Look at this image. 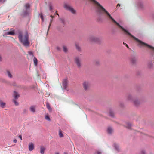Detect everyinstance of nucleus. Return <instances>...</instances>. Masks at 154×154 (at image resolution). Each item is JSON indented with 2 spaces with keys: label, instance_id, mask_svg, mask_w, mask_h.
Instances as JSON below:
<instances>
[{
  "label": "nucleus",
  "instance_id": "nucleus-1",
  "mask_svg": "<svg viewBox=\"0 0 154 154\" xmlns=\"http://www.w3.org/2000/svg\"><path fill=\"white\" fill-rule=\"evenodd\" d=\"M18 38L20 42L25 46L29 47L30 42L29 40V35L27 33L23 35L20 33L18 35Z\"/></svg>",
  "mask_w": 154,
  "mask_h": 154
},
{
  "label": "nucleus",
  "instance_id": "nucleus-2",
  "mask_svg": "<svg viewBox=\"0 0 154 154\" xmlns=\"http://www.w3.org/2000/svg\"><path fill=\"white\" fill-rule=\"evenodd\" d=\"M63 7L65 8L71 12L73 14H76V10L74 9L70 5L65 4H64Z\"/></svg>",
  "mask_w": 154,
  "mask_h": 154
},
{
  "label": "nucleus",
  "instance_id": "nucleus-3",
  "mask_svg": "<svg viewBox=\"0 0 154 154\" xmlns=\"http://www.w3.org/2000/svg\"><path fill=\"white\" fill-rule=\"evenodd\" d=\"M132 96L131 95H129L127 97V99L128 100H132L134 104L136 106H138L140 104V102L138 100L132 99Z\"/></svg>",
  "mask_w": 154,
  "mask_h": 154
},
{
  "label": "nucleus",
  "instance_id": "nucleus-4",
  "mask_svg": "<svg viewBox=\"0 0 154 154\" xmlns=\"http://www.w3.org/2000/svg\"><path fill=\"white\" fill-rule=\"evenodd\" d=\"M75 62L78 67L80 68L82 66V63L80 59L77 57L75 58Z\"/></svg>",
  "mask_w": 154,
  "mask_h": 154
},
{
  "label": "nucleus",
  "instance_id": "nucleus-5",
  "mask_svg": "<svg viewBox=\"0 0 154 154\" xmlns=\"http://www.w3.org/2000/svg\"><path fill=\"white\" fill-rule=\"evenodd\" d=\"M83 88L85 91L88 90L90 87V84L87 81H85L82 83Z\"/></svg>",
  "mask_w": 154,
  "mask_h": 154
},
{
  "label": "nucleus",
  "instance_id": "nucleus-6",
  "mask_svg": "<svg viewBox=\"0 0 154 154\" xmlns=\"http://www.w3.org/2000/svg\"><path fill=\"white\" fill-rule=\"evenodd\" d=\"M68 81L66 79H64L62 82V86L63 88L66 89Z\"/></svg>",
  "mask_w": 154,
  "mask_h": 154
},
{
  "label": "nucleus",
  "instance_id": "nucleus-7",
  "mask_svg": "<svg viewBox=\"0 0 154 154\" xmlns=\"http://www.w3.org/2000/svg\"><path fill=\"white\" fill-rule=\"evenodd\" d=\"M34 148V144L32 143H29V149L30 151L32 150Z\"/></svg>",
  "mask_w": 154,
  "mask_h": 154
},
{
  "label": "nucleus",
  "instance_id": "nucleus-8",
  "mask_svg": "<svg viewBox=\"0 0 154 154\" xmlns=\"http://www.w3.org/2000/svg\"><path fill=\"white\" fill-rule=\"evenodd\" d=\"M36 106L35 105H33L31 106L29 109L31 112L34 113L35 112Z\"/></svg>",
  "mask_w": 154,
  "mask_h": 154
},
{
  "label": "nucleus",
  "instance_id": "nucleus-9",
  "mask_svg": "<svg viewBox=\"0 0 154 154\" xmlns=\"http://www.w3.org/2000/svg\"><path fill=\"white\" fill-rule=\"evenodd\" d=\"M91 42L93 43L96 42V37L95 36H91L89 38Z\"/></svg>",
  "mask_w": 154,
  "mask_h": 154
},
{
  "label": "nucleus",
  "instance_id": "nucleus-10",
  "mask_svg": "<svg viewBox=\"0 0 154 154\" xmlns=\"http://www.w3.org/2000/svg\"><path fill=\"white\" fill-rule=\"evenodd\" d=\"M46 107L49 112H51L52 111V109L50 106V104L48 102H47L46 103Z\"/></svg>",
  "mask_w": 154,
  "mask_h": 154
},
{
  "label": "nucleus",
  "instance_id": "nucleus-11",
  "mask_svg": "<svg viewBox=\"0 0 154 154\" xmlns=\"http://www.w3.org/2000/svg\"><path fill=\"white\" fill-rule=\"evenodd\" d=\"M13 96L15 99L18 98L19 97V95L18 93L16 91H14Z\"/></svg>",
  "mask_w": 154,
  "mask_h": 154
},
{
  "label": "nucleus",
  "instance_id": "nucleus-12",
  "mask_svg": "<svg viewBox=\"0 0 154 154\" xmlns=\"http://www.w3.org/2000/svg\"><path fill=\"white\" fill-rule=\"evenodd\" d=\"M6 104L5 103L0 100V106L2 108H4L5 107Z\"/></svg>",
  "mask_w": 154,
  "mask_h": 154
},
{
  "label": "nucleus",
  "instance_id": "nucleus-13",
  "mask_svg": "<svg viewBox=\"0 0 154 154\" xmlns=\"http://www.w3.org/2000/svg\"><path fill=\"white\" fill-rule=\"evenodd\" d=\"M15 32L14 31H11L8 32L7 34L8 35H14Z\"/></svg>",
  "mask_w": 154,
  "mask_h": 154
},
{
  "label": "nucleus",
  "instance_id": "nucleus-14",
  "mask_svg": "<svg viewBox=\"0 0 154 154\" xmlns=\"http://www.w3.org/2000/svg\"><path fill=\"white\" fill-rule=\"evenodd\" d=\"M45 119L47 120L50 121V119L48 113H46L45 115Z\"/></svg>",
  "mask_w": 154,
  "mask_h": 154
},
{
  "label": "nucleus",
  "instance_id": "nucleus-15",
  "mask_svg": "<svg viewBox=\"0 0 154 154\" xmlns=\"http://www.w3.org/2000/svg\"><path fill=\"white\" fill-rule=\"evenodd\" d=\"M59 137L60 138L63 137V132L61 130H59Z\"/></svg>",
  "mask_w": 154,
  "mask_h": 154
},
{
  "label": "nucleus",
  "instance_id": "nucleus-16",
  "mask_svg": "<svg viewBox=\"0 0 154 154\" xmlns=\"http://www.w3.org/2000/svg\"><path fill=\"white\" fill-rule=\"evenodd\" d=\"M126 127L129 129H131V125L129 122H127L126 123Z\"/></svg>",
  "mask_w": 154,
  "mask_h": 154
},
{
  "label": "nucleus",
  "instance_id": "nucleus-17",
  "mask_svg": "<svg viewBox=\"0 0 154 154\" xmlns=\"http://www.w3.org/2000/svg\"><path fill=\"white\" fill-rule=\"evenodd\" d=\"M113 129L111 128L110 127L108 128L107 129V131L109 134H111L113 132Z\"/></svg>",
  "mask_w": 154,
  "mask_h": 154
},
{
  "label": "nucleus",
  "instance_id": "nucleus-18",
  "mask_svg": "<svg viewBox=\"0 0 154 154\" xmlns=\"http://www.w3.org/2000/svg\"><path fill=\"white\" fill-rule=\"evenodd\" d=\"M109 115L112 117H113L114 116V114L113 111L111 110H110L109 111Z\"/></svg>",
  "mask_w": 154,
  "mask_h": 154
},
{
  "label": "nucleus",
  "instance_id": "nucleus-19",
  "mask_svg": "<svg viewBox=\"0 0 154 154\" xmlns=\"http://www.w3.org/2000/svg\"><path fill=\"white\" fill-rule=\"evenodd\" d=\"M45 150V148L44 147H42L40 149V153L41 154H44V151Z\"/></svg>",
  "mask_w": 154,
  "mask_h": 154
},
{
  "label": "nucleus",
  "instance_id": "nucleus-20",
  "mask_svg": "<svg viewBox=\"0 0 154 154\" xmlns=\"http://www.w3.org/2000/svg\"><path fill=\"white\" fill-rule=\"evenodd\" d=\"M75 47L76 49L79 51H81V48L79 45L78 44H75Z\"/></svg>",
  "mask_w": 154,
  "mask_h": 154
},
{
  "label": "nucleus",
  "instance_id": "nucleus-21",
  "mask_svg": "<svg viewBox=\"0 0 154 154\" xmlns=\"http://www.w3.org/2000/svg\"><path fill=\"white\" fill-rule=\"evenodd\" d=\"M33 61L34 64L35 66H36L37 64V60L36 57H34L33 59Z\"/></svg>",
  "mask_w": 154,
  "mask_h": 154
},
{
  "label": "nucleus",
  "instance_id": "nucleus-22",
  "mask_svg": "<svg viewBox=\"0 0 154 154\" xmlns=\"http://www.w3.org/2000/svg\"><path fill=\"white\" fill-rule=\"evenodd\" d=\"M131 61L132 63L134 64L135 63L136 61V59L135 58H132L131 59Z\"/></svg>",
  "mask_w": 154,
  "mask_h": 154
},
{
  "label": "nucleus",
  "instance_id": "nucleus-23",
  "mask_svg": "<svg viewBox=\"0 0 154 154\" xmlns=\"http://www.w3.org/2000/svg\"><path fill=\"white\" fill-rule=\"evenodd\" d=\"M60 21L61 23L63 24V26L64 25L65 23V20L64 19H60Z\"/></svg>",
  "mask_w": 154,
  "mask_h": 154
},
{
  "label": "nucleus",
  "instance_id": "nucleus-24",
  "mask_svg": "<svg viewBox=\"0 0 154 154\" xmlns=\"http://www.w3.org/2000/svg\"><path fill=\"white\" fill-rule=\"evenodd\" d=\"M63 51L64 52H66L67 51V48L66 46H65L63 45Z\"/></svg>",
  "mask_w": 154,
  "mask_h": 154
},
{
  "label": "nucleus",
  "instance_id": "nucleus-25",
  "mask_svg": "<svg viewBox=\"0 0 154 154\" xmlns=\"http://www.w3.org/2000/svg\"><path fill=\"white\" fill-rule=\"evenodd\" d=\"M25 7L26 9H27L29 8L30 5L28 3L26 4L25 5Z\"/></svg>",
  "mask_w": 154,
  "mask_h": 154
},
{
  "label": "nucleus",
  "instance_id": "nucleus-26",
  "mask_svg": "<svg viewBox=\"0 0 154 154\" xmlns=\"http://www.w3.org/2000/svg\"><path fill=\"white\" fill-rule=\"evenodd\" d=\"M7 74L8 76L10 78L12 77V75L9 71H8Z\"/></svg>",
  "mask_w": 154,
  "mask_h": 154
},
{
  "label": "nucleus",
  "instance_id": "nucleus-27",
  "mask_svg": "<svg viewBox=\"0 0 154 154\" xmlns=\"http://www.w3.org/2000/svg\"><path fill=\"white\" fill-rule=\"evenodd\" d=\"M13 100L15 105L16 106H18V103L16 101L15 99H13Z\"/></svg>",
  "mask_w": 154,
  "mask_h": 154
},
{
  "label": "nucleus",
  "instance_id": "nucleus-28",
  "mask_svg": "<svg viewBox=\"0 0 154 154\" xmlns=\"http://www.w3.org/2000/svg\"><path fill=\"white\" fill-rule=\"evenodd\" d=\"M52 21V19H51V21L50 23H49V26L48 27V30H47V33L48 32V31L50 27V26H51V23Z\"/></svg>",
  "mask_w": 154,
  "mask_h": 154
},
{
  "label": "nucleus",
  "instance_id": "nucleus-29",
  "mask_svg": "<svg viewBox=\"0 0 154 154\" xmlns=\"http://www.w3.org/2000/svg\"><path fill=\"white\" fill-rule=\"evenodd\" d=\"M114 146L116 149L117 150H118V146L117 144H115L114 145Z\"/></svg>",
  "mask_w": 154,
  "mask_h": 154
},
{
  "label": "nucleus",
  "instance_id": "nucleus-30",
  "mask_svg": "<svg viewBox=\"0 0 154 154\" xmlns=\"http://www.w3.org/2000/svg\"><path fill=\"white\" fill-rule=\"evenodd\" d=\"M123 44L125 45L127 47V48H129V47H128V45H127L126 43H124V42H123Z\"/></svg>",
  "mask_w": 154,
  "mask_h": 154
},
{
  "label": "nucleus",
  "instance_id": "nucleus-31",
  "mask_svg": "<svg viewBox=\"0 0 154 154\" xmlns=\"http://www.w3.org/2000/svg\"><path fill=\"white\" fill-rule=\"evenodd\" d=\"M28 53L30 55H33V53L32 51H29Z\"/></svg>",
  "mask_w": 154,
  "mask_h": 154
},
{
  "label": "nucleus",
  "instance_id": "nucleus-32",
  "mask_svg": "<svg viewBox=\"0 0 154 154\" xmlns=\"http://www.w3.org/2000/svg\"><path fill=\"white\" fill-rule=\"evenodd\" d=\"M145 151L144 150L142 151L141 152V154H145Z\"/></svg>",
  "mask_w": 154,
  "mask_h": 154
},
{
  "label": "nucleus",
  "instance_id": "nucleus-33",
  "mask_svg": "<svg viewBox=\"0 0 154 154\" xmlns=\"http://www.w3.org/2000/svg\"><path fill=\"white\" fill-rule=\"evenodd\" d=\"M41 18L42 21H43V17L42 15H41Z\"/></svg>",
  "mask_w": 154,
  "mask_h": 154
},
{
  "label": "nucleus",
  "instance_id": "nucleus-34",
  "mask_svg": "<svg viewBox=\"0 0 154 154\" xmlns=\"http://www.w3.org/2000/svg\"><path fill=\"white\" fill-rule=\"evenodd\" d=\"M56 49L57 50H60V48L59 47H56Z\"/></svg>",
  "mask_w": 154,
  "mask_h": 154
},
{
  "label": "nucleus",
  "instance_id": "nucleus-35",
  "mask_svg": "<svg viewBox=\"0 0 154 154\" xmlns=\"http://www.w3.org/2000/svg\"><path fill=\"white\" fill-rule=\"evenodd\" d=\"M19 137L20 138V140H22V136L21 135L19 136Z\"/></svg>",
  "mask_w": 154,
  "mask_h": 154
},
{
  "label": "nucleus",
  "instance_id": "nucleus-36",
  "mask_svg": "<svg viewBox=\"0 0 154 154\" xmlns=\"http://www.w3.org/2000/svg\"><path fill=\"white\" fill-rule=\"evenodd\" d=\"M13 142L14 143H16L17 142V140L16 139H14L13 140Z\"/></svg>",
  "mask_w": 154,
  "mask_h": 154
},
{
  "label": "nucleus",
  "instance_id": "nucleus-37",
  "mask_svg": "<svg viewBox=\"0 0 154 154\" xmlns=\"http://www.w3.org/2000/svg\"><path fill=\"white\" fill-rule=\"evenodd\" d=\"M50 9L51 10L52 9V6L51 5H50L49 7Z\"/></svg>",
  "mask_w": 154,
  "mask_h": 154
},
{
  "label": "nucleus",
  "instance_id": "nucleus-38",
  "mask_svg": "<svg viewBox=\"0 0 154 154\" xmlns=\"http://www.w3.org/2000/svg\"><path fill=\"white\" fill-rule=\"evenodd\" d=\"M4 2V0H0V2L3 3Z\"/></svg>",
  "mask_w": 154,
  "mask_h": 154
},
{
  "label": "nucleus",
  "instance_id": "nucleus-39",
  "mask_svg": "<svg viewBox=\"0 0 154 154\" xmlns=\"http://www.w3.org/2000/svg\"><path fill=\"white\" fill-rule=\"evenodd\" d=\"M97 154H101V152H97Z\"/></svg>",
  "mask_w": 154,
  "mask_h": 154
},
{
  "label": "nucleus",
  "instance_id": "nucleus-40",
  "mask_svg": "<svg viewBox=\"0 0 154 154\" xmlns=\"http://www.w3.org/2000/svg\"><path fill=\"white\" fill-rule=\"evenodd\" d=\"M2 60V58L1 56L0 55V61H1Z\"/></svg>",
  "mask_w": 154,
  "mask_h": 154
},
{
  "label": "nucleus",
  "instance_id": "nucleus-41",
  "mask_svg": "<svg viewBox=\"0 0 154 154\" xmlns=\"http://www.w3.org/2000/svg\"><path fill=\"white\" fill-rule=\"evenodd\" d=\"M118 6L120 7V4H118L117 6V7H118Z\"/></svg>",
  "mask_w": 154,
  "mask_h": 154
},
{
  "label": "nucleus",
  "instance_id": "nucleus-42",
  "mask_svg": "<svg viewBox=\"0 0 154 154\" xmlns=\"http://www.w3.org/2000/svg\"><path fill=\"white\" fill-rule=\"evenodd\" d=\"M50 17H52V18L54 17L53 16H52V15H50Z\"/></svg>",
  "mask_w": 154,
  "mask_h": 154
},
{
  "label": "nucleus",
  "instance_id": "nucleus-43",
  "mask_svg": "<svg viewBox=\"0 0 154 154\" xmlns=\"http://www.w3.org/2000/svg\"><path fill=\"white\" fill-rule=\"evenodd\" d=\"M56 14H57L58 16H59L58 14H57V11H56Z\"/></svg>",
  "mask_w": 154,
  "mask_h": 154
},
{
  "label": "nucleus",
  "instance_id": "nucleus-44",
  "mask_svg": "<svg viewBox=\"0 0 154 154\" xmlns=\"http://www.w3.org/2000/svg\"><path fill=\"white\" fill-rule=\"evenodd\" d=\"M64 154H67L66 152H65L64 153Z\"/></svg>",
  "mask_w": 154,
  "mask_h": 154
},
{
  "label": "nucleus",
  "instance_id": "nucleus-45",
  "mask_svg": "<svg viewBox=\"0 0 154 154\" xmlns=\"http://www.w3.org/2000/svg\"><path fill=\"white\" fill-rule=\"evenodd\" d=\"M24 14L26 15V14H27V13L26 12H25Z\"/></svg>",
  "mask_w": 154,
  "mask_h": 154
},
{
  "label": "nucleus",
  "instance_id": "nucleus-46",
  "mask_svg": "<svg viewBox=\"0 0 154 154\" xmlns=\"http://www.w3.org/2000/svg\"><path fill=\"white\" fill-rule=\"evenodd\" d=\"M120 105H121V106H122V105H123V104L122 103H121V104H120Z\"/></svg>",
  "mask_w": 154,
  "mask_h": 154
},
{
  "label": "nucleus",
  "instance_id": "nucleus-47",
  "mask_svg": "<svg viewBox=\"0 0 154 154\" xmlns=\"http://www.w3.org/2000/svg\"><path fill=\"white\" fill-rule=\"evenodd\" d=\"M98 39H97V43H98Z\"/></svg>",
  "mask_w": 154,
  "mask_h": 154
},
{
  "label": "nucleus",
  "instance_id": "nucleus-48",
  "mask_svg": "<svg viewBox=\"0 0 154 154\" xmlns=\"http://www.w3.org/2000/svg\"><path fill=\"white\" fill-rule=\"evenodd\" d=\"M55 154H59L58 153H55Z\"/></svg>",
  "mask_w": 154,
  "mask_h": 154
}]
</instances>
